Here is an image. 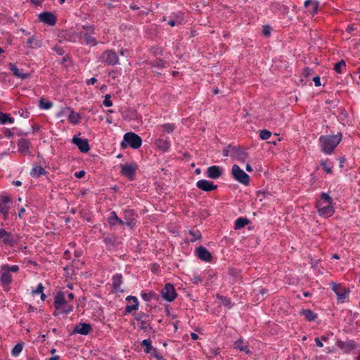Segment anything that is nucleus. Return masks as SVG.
Instances as JSON below:
<instances>
[{
    "label": "nucleus",
    "instance_id": "obj_1",
    "mask_svg": "<svg viewBox=\"0 0 360 360\" xmlns=\"http://www.w3.org/2000/svg\"><path fill=\"white\" fill-rule=\"evenodd\" d=\"M342 139V134L340 131L335 135H321L319 138L321 151L324 154H332Z\"/></svg>",
    "mask_w": 360,
    "mask_h": 360
},
{
    "label": "nucleus",
    "instance_id": "obj_2",
    "mask_svg": "<svg viewBox=\"0 0 360 360\" xmlns=\"http://www.w3.org/2000/svg\"><path fill=\"white\" fill-rule=\"evenodd\" d=\"M142 139L139 135L134 132H127L123 136V139L120 143L122 149L131 148L132 149H138L142 145Z\"/></svg>",
    "mask_w": 360,
    "mask_h": 360
},
{
    "label": "nucleus",
    "instance_id": "obj_3",
    "mask_svg": "<svg viewBox=\"0 0 360 360\" xmlns=\"http://www.w3.org/2000/svg\"><path fill=\"white\" fill-rule=\"evenodd\" d=\"M121 176L127 178L129 181H134L136 179V171L139 166L136 162H131L130 163H124L120 165Z\"/></svg>",
    "mask_w": 360,
    "mask_h": 360
},
{
    "label": "nucleus",
    "instance_id": "obj_4",
    "mask_svg": "<svg viewBox=\"0 0 360 360\" xmlns=\"http://www.w3.org/2000/svg\"><path fill=\"white\" fill-rule=\"evenodd\" d=\"M53 306L56 310H61L62 314H68L73 310V305L68 304L63 292H58L54 298Z\"/></svg>",
    "mask_w": 360,
    "mask_h": 360
},
{
    "label": "nucleus",
    "instance_id": "obj_5",
    "mask_svg": "<svg viewBox=\"0 0 360 360\" xmlns=\"http://www.w3.org/2000/svg\"><path fill=\"white\" fill-rule=\"evenodd\" d=\"M231 175L234 180L245 186L250 184V176L238 165H233L231 168Z\"/></svg>",
    "mask_w": 360,
    "mask_h": 360
},
{
    "label": "nucleus",
    "instance_id": "obj_6",
    "mask_svg": "<svg viewBox=\"0 0 360 360\" xmlns=\"http://www.w3.org/2000/svg\"><path fill=\"white\" fill-rule=\"evenodd\" d=\"M138 214L133 209H125L123 210L124 225L125 224L131 229H134L137 224Z\"/></svg>",
    "mask_w": 360,
    "mask_h": 360
},
{
    "label": "nucleus",
    "instance_id": "obj_7",
    "mask_svg": "<svg viewBox=\"0 0 360 360\" xmlns=\"http://www.w3.org/2000/svg\"><path fill=\"white\" fill-rule=\"evenodd\" d=\"M100 60L107 63L108 65H115L120 63L119 57L112 49L105 50L100 56Z\"/></svg>",
    "mask_w": 360,
    "mask_h": 360
},
{
    "label": "nucleus",
    "instance_id": "obj_8",
    "mask_svg": "<svg viewBox=\"0 0 360 360\" xmlns=\"http://www.w3.org/2000/svg\"><path fill=\"white\" fill-rule=\"evenodd\" d=\"M160 293L162 299L168 302H173L177 297L175 288L171 283H166Z\"/></svg>",
    "mask_w": 360,
    "mask_h": 360
},
{
    "label": "nucleus",
    "instance_id": "obj_9",
    "mask_svg": "<svg viewBox=\"0 0 360 360\" xmlns=\"http://www.w3.org/2000/svg\"><path fill=\"white\" fill-rule=\"evenodd\" d=\"M25 47L27 49L26 51H24V54L30 55L31 54V51L28 50L30 49H37L42 46V39L39 36L37 35H31L25 41Z\"/></svg>",
    "mask_w": 360,
    "mask_h": 360
},
{
    "label": "nucleus",
    "instance_id": "obj_10",
    "mask_svg": "<svg viewBox=\"0 0 360 360\" xmlns=\"http://www.w3.org/2000/svg\"><path fill=\"white\" fill-rule=\"evenodd\" d=\"M336 345L344 354H349L358 347L356 342L354 340H349L346 342L338 340Z\"/></svg>",
    "mask_w": 360,
    "mask_h": 360
},
{
    "label": "nucleus",
    "instance_id": "obj_11",
    "mask_svg": "<svg viewBox=\"0 0 360 360\" xmlns=\"http://www.w3.org/2000/svg\"><path fill=\"white\" fill-rule=\"evenodd\" d=\"M38 20L49 26H54L57 22V17L52 12L44 11L38 15Z\"/></svg>",
    "mask_w": 360,
    "mask_h": 360
},
{
    "label": "nucleus",
    "instance_id": "obj_12",
    "mask_svg": "<svg viewBox=\"0 0 360 360\" xmlns=\"http://www.w3.org/2000/svg\"><path fill=\"white\" fill-rule=\"evenodd\" d=\"M196 257L205 262H211L213 260L212 253L204 246L200 245L195 250Z\"/></svg>",
    "mask_w": 360,
    "mask_h": 360
},
{
    "label": "nucleus",
    "instance_id": "obj_13",
    "mask_svg": "<svg viewBox=\"0 0 360 360\" xmlns=\"http://www.w3.org/2000/svg\"><path fill=\"white\" fill-rule=\"evenodd\" d=\"M72 143L78 148L81 153H86L91 149L89 141L86 139H82L75 135L72 139Z\"/></svg>",
    "mask_w": 360,
    "mask_h": 360
},
{
    "label": "nucleus",
    "instance_id": "obj_14",
    "mask_svg": "<svg viewBox=\"0 0 360 360\" xmlns=\"http://www.w3.org/2000/svg\"><path fill=\"white\" fill-rule=\"evenodd\" d=\"M332 290L338 296V302H343L344 300L348 296L349 290L346 289L340 283H332Z\"/></svg>",
    "mask_w": 360,
    "mask_h": 360
},
{
    "label": "nucleus",
    "instance_id": "obj_15",
    "mask_svg": "<svg viewBox=\"0 0 360 360\" xmlns=\"http://www.w3.org/2000/svg\"><path fill=\"white\" fill-rule=\"evenodd\" d=\"M134 315V319L141 323V330L146 331L148 328L150 329H152V327L150 326V323L149 322L148 320H147V319L149 317L148 314L140 311L139 313H135Z\"/></svg>",
    "mask_w": 360,
    "mask_h": 360
},
{
    "label": "nucleus",
    "instance_id": "obj_16",
    "mask_svg": "<svg viewBox=\"0 0 360 360\" xmlns=\"http://www.w3.org/2000/svg\"><path fill=\"white\" fill-rule=\"evenodd\" d=\"M196 186L200 190L205 192H210L217 189L218 185L215 184L212 181L207 179H200L196 182Z\"/></svg>",
    "mask_w": 360,
    "mask_h": 360
},
{
    "label": "nucleus",
    "instance_id": "obj_17",
    "mask_svg": "<svg viewBox=\"0 0 360 360\" xmlns=\"http://www.w3.org/2000/svg\"><path fill=\"white\" fill-rule=\"evenodd\" d=\"M335 202L333 201V204H328L327 206L316 208L318 214L323 218L332 217L335 212Z\"/></svg>",
    "mask_w": 360,
    "mask_h": 360
},
{
    "label": "nucleus",
    "instance_id": "obj_18",
    "mask_svg": "<svg viewBox=\"0 0 360 360\" xmlns=\"http://www.w3.org/2000/svg\"><path fill=\"white\" fill-rule=\"evenodd\" d=\"M328 204H333V199L330 196L328 193H321L319 198H317L315 202L316 209L323 206H327Z\"/></svg>",
    "mask_w": 360,
    "mask_h": 360
},
{
    "label": "nucleus",
    "instance_id": "obj_19",
    "mask_svg": "<svg viewBox=\"0 0 360 360\" xmlns=\"http://www.w3.org/2000/svg\"><path fill=\"white\" fill-rule=\"evenodd\" d=\"M123 276L122 274L117 273L112 276V285L111 289L112 291L115 293L123 292L124 290L121 289V285L123 283Z\"/></svg>",
    "mask_w": 360,
    "mask_h": 360
},
{
    "label": "nucleus",
    "instance_id": "obj_20",
    "mask_svg": "<svg viewBox=\"0 0 360 360\" xmlns=\"http://www.w3.org/2000/svg\"><path fill=\"white\" fill-rule=\"evenodd\" d=\"M155 146L162 153L169 151L171 147V142L168 137L160 136L155 142Z\"/></svg>",
    "mask_w": 360,
    "mask_h": 360
},
{
    "label": "nucleus",
    "instance_id": "obj_21",
    "mask_svg": "<svg viewBox=\"0 0 360 360\" xmlns=\"http://www.w3.org/2000/svg\"><path fill=\"white\" fill-rule=\"evenodd\" d=\"M91 330L92 326L90 323H79V324L75 326V328L71 333V335L78 333L83 335H86L91 332Z\"/></svg>",
    "mask_w": 360,
    "mask_h": 360
},
{
    "label": "nucleus",
    "instance_id": "obj_22",
    "mask_svg": "<svg viewBox=\"0 0 360 360\" xmlns=\"http://www.w3.org/2000/svg\"><path fill=\"white\" fill-rule=\"evenodd\" d=\"M223 174V169L218 165H212L207 168L205 174L212 179L219 178Z\"/></svg>",
    "mask_w": 360,
    "mask_h": 360
},
{
    "label": "nucleus",
    "instance_id": "obj_23",
    "mask_svg": "<svg viewBox=\"0 0 360 360\" xmlns=\"http://www.w3.org/2000/svg\"><path fill=\"white\" fill-rule=\"evenodd\" d=\"M184 21V14L182 12L172 13L169 17L167 23L171 27L180 25Z\"/></svg>",
    "mask_w": 360,
    "mask_h": 360
},
{
    "label": "nucleus",
    "instance_id": "obj_24",
    "mask_svg": "<svg viewBox=\"0 0 360 360\" xmlns=\"http://www.w3.org/2000/svg\"><path fill=\"white\" fill-rule=\"evenodd\" d=\"M103 241L105 245L106 250L109 251L113 250L120 244L118 238L115 235L105 237Z\"/></svg>",
    "mask_w": 360,
    "mask_h": 360
},
{
    "label": "nucleus",
    "instance_id": "obj_25",
    "mask_svg": "<svg viewBox=\"0 0 360 360\" xmlns=\"http://www.w3.org/2000/svg\"><path fill=\"white\" fill-rule=\"evenodd\" d=\"M11 200L8 196H0V212L4 215L8 214Z\"/></svg>",
    "mask_w": 360,
    "mask_h": 360
},
{
    "label": "nucleus",
    "instance_id": "obj_26",
    "mask_svg": "<svg viewBox=\"0 0 360 360\" xmlns=\"http://www.w3.org/2000/svg\"><path fill=\"white\" fill-rule=\"evenodd\" d=\"M319 1L316 0H306L304 3V7L307 8V12L314 15L318 12Z\"/></svg>",
    "mask_w": 360,
    "mask_h": 360
},
{
    "label": "nucleus",
    "instance_id": "obj_27",
    "mask_svg": "<svg viewBox=\"0 0 360 360\" xmlns=\"http://www.w3.org/2000/svg\"><path fill=\"white\" fill-rule=\"evenodd\" d=\"M107 221L110 226H114L116 225H124V221L117 216L115 211H112L110 212L107 219Z\"/></svg>",
    "mask_w": 360,
    "mask_h": 360
},
{
    "label": "nucleus",
    "instance_id": "obj_28",
    "mask_svg": "<svg viewBox=\"0 0 360 360\" xmlns=\"http://www.w3.org/2000/svg\"><path fill=\"white\" fill-rule=\"evenodd\" d=\"M231 150L234 157L239 160H245L248 158V153L240 146H233Z\"/></svg>",
    "mask_w": 360,
    "mask_h": 360
},
{
    "label": "nucleus",
    "instance_id": "obj_29",
    "mask_svg": "<svg viewBox=\"0 0 360 360\" xmlns=\"http://www.w3.org/2000/svg\"><path fill=\"white\" fill-rule=\"evenodd\" d=\"M233 347L240 352H245L247 354H250L251 353L248 345L245 344L244 340L242 338L238 339L234 342Z\"/></svg>",
    "mask_w": 360,
    "mask_h": 360
},
{
    "label": "nucleus",
    "instance_id": "obj_30",
    "mask_svg": "<svg viewBox=\"0 0 360 360\" xmlns=\"http://www.w3.org/2000/svg\"><path fill=\"white\" fill-rule=\"evenodd\" d=\"M79 36L84 40L85 44L87 45L94 46L98 44L96 39L92 37L89 32H80L79 33Z\"/></svg>",
    "mask_w": 360,
    "mask_h": 360
},
{
    "label": "nucleus",
    "instance_id": "obj_31",
    "mask_svg": "<svg viewBox=\"0 0 360 360\" xmlns=\"http://www.w3.org/2000/svg\"><path fill=\"white\" fill-rule=\"evenodd\" d=\"M271 8H272V11L274 12L278 13L280 14H283V15H286L289 12L288 6H287L281 3H279V2H276V3L273 4L271 6Z\"/></svg>",
    "mask_w": 360,
    "mask_h": 360
},
{
    "label": "nucleus",
    "instance_id": "obj_32",
    "mask_svg": "<svg viewBox=\"0 0 360 360\" xmlns=\"http://www.w3.org/2000/svg\"><path fill=\"white\" fill-rule=\"evenodd\" d=\"M300 315L303 316L307 321H313L317 318V314L309 309H302L300 311Z\"/></svg>",
    "mask_w": 360,
    "mask_h": 360
},
{
    "label": "nucleus",
    "instance_id": "obj_33",
    "mask_svg": "<svg viewBox=\"0 0 360 360\" xmlns=\"http://www.w3.org/2000/svg\"><path fill=\"white\" fill-rule=\"evenodd\" d=\"M1 242H3L6 245H11L13 242V237L11 234L3 229H0V243Z\"/></svg>",
    "mask_w": 360,
    "mask_h": 360
},
{
    "label": "nucleus",
    "instance_id": "obj_34",
    "mask_svg": "<svg viewBox=\"0 0 360 360\" xmlns=\"http://www.w3.org/2000/svg\"><path fill=\"white\" fill-rule=\"evenodd\" d=\"M250 221L246 217H239L234 222V229L239 230L249 224Z\"/></svg>",
    "mask_w": 360,
    "mask_h": 360
},
{
    "label": "nucleus",
    "instance_id": "obj_35",
    "mask_svg": "<svg viewBox=\"0 0 360 360\" xmlns=\"http://www.w3.org/2000/svg\"><path fill=\"white\" fill-rule=\"evenodd\" d=\"M141 345L144 347L143 351L146 354H150L155 348L153 347L152 340L150 338L143 340Z\"/></svg>",
    "mask_w": 360,
    "mask_h": 360
},
{
    "label": "nucleus",
    "instance_id": "obj_36",
    "mask_svg": "<svg viewBox=\"0 0 360 360\" xmlns=\"http://www.w3.org/2000/svg\"><path fill=\"white\" fill-rule=\"evenodd\" d=\"M216 298L220 302L221 305L231 309L232 307V302L231 298L221 295L219 294L216 295Z\"/></svg>",
    "mask_w": 360,
    "mask_h": 360
},
{
    "label": "nucleus",
    "instance_id": "obj_37",
    "mask_svg": "<svg viewBox=\"0 0 360 360\" xmlns=\"http://www.w3.org/2000/svg\"><path fill=\"white\" fill-rule=\"evenodd\" d=\"M47 172L41 166L33 167L30 172V176L33 178H38L42 174H46Z\"/></svg>",
    "mask_w": 360,
    "mask_h": 360
},
{
    "label": "nucleus",
    "instance_id": "obj_38",
    "mask_svg": "<svg viewBox=\"0 0 360 360\" xmlns=\"http://www.w3.org/2000/svg\"><path fill=\"white\" fill-rule=\"evenodd\" d=\"M12 278L11 274L8 271L5 269H2V273L1 276V281L4 285H8L11 283Z\"/></svg>",
    "mask_w": 360,
    "mask_h": 360
},
{
    "label": "nucleus",
    "instance_id": "obj_39",
    "mask_svg": "<svg viewBox=\"0 0 360 360\" xmlns=\"http://www.w3.org/2000/svg\"><path fill=\"white\" fill-rule=\"evenodd\" d=\"M68 118L70 123H72L73 124H77L79 123V120L82 119V117L79 113H78L74 110H71Z\"/></svg>",
    "mask_w": 360,
    "mask_h": 360
},
{
    "label": "nucleus",
    "instance_id": "obj_40",
    "mask_svg": "<svg viewBox=\"0 0 360 360\" xmlns=\"http://www.w3.org/2000/svg\"><path fill=\"white\" fill-rule=\"evenodd\" d=\"M44 286L42 285V283H39L36 289H32L30 292V293L34 295H38V294H40L41 295V300L42 301H44L46 298V295L44 293L43 290H44Z\"/></svg>",
    "mask_w": 360,
    "mask_h": 360
},
{
    "label": "nucleus",
    "instance_id": "obj_41",
    "mask_svg": "<svg viewBox=\"0 0 360 360\" xmlns=\"http://www.w3.org/2000/svg\"><path fill=\"white\" fill-rule=\"evenodd\" d=\"M165 60L162 58H157L155 60L150 61L148 65L152 68H164L165 67Z\"/></svg>",
    "mask_w": 360,
    "mask_h": 360
},
{
    "label": "nucleus",
    "instance_id": "obj_42",
    "mask_svg": "<svg viewBox=\"0 0 360 360\" xmlns=\"http://www.w3.org/2000/svg\"><path fill=\"white\" fill-rule=\"evenodd\" d=\"M160 127L162 129L163 132L165 134L173 133L176 127V126L174 123H166V124H162Z\"/></svg>",
    "mask_w": 360,
    "mask_h": 360
},
{
    "label": "nucleus",
    "instance_id": "obj_43",
    "mask_svg": "<svg viewBox=\"0 0 360 360\" xmlns=\"http://www.w3.org/2000/svg\"><path fill=\"white\" fill-rule=\"evenodd\" d=\"M142 299L146 302H150L152 299H155L158 297V295L150 290L149 292H142L141 294Z\"/></svg>",
    "mask_w": 360,
    "mask_h": 360
},
{
    "label": "nucleus",
    "instance_id": "obj_44",
    "mask_svg": "<svg viewBox=\"0 0 360 360\" xmlns=\"http://www.w3.org/2000/svg\"><path fill=\"white\" fill-rule=\"evenodd\" d=\"M39 106L42 110H49L53 106V103L44 98H41L39 101Z\"/></svg>",
    "mask_w": 360,
    "mask_h": 360
},
{
    "label": "nucleus",
    "instance_id": "obj_45",
    "mask_svg": "<svg viewBox=\"0 0 360 360\" xmlns=\"http://www.w3.org/2000/svg\"><path fill=\"white\" fill-rule=\"evenodd\" d=\"M346 63L344 60H341L334 65L333 70L338 74L342 73V70L346 68Z\"/></svg>",
    "mask_w": 360,
    "mask_h": 360
},
{
    "label": "nucleus",
    "instance_id": "obj_46",
    "mask_svg": "<svg viewBox=\"0 0 360 360\" xmlns=\"http://www.w3.org/2000/svg\"><path fill=\"white\" fill-rule=\"evenodd\" d=\"M189 234L192 236V238L190 239V242L194 243L198 240L202 238L201 233L199 230H189Z\"/></svg>",
    "mask_w": 360,
    "mask_h": 360
},
{
    "label": "nucleus",
    "instance_id": "obj_47",
    "mask_svg": "<svg viewBox=\"0 0 360 360\" xmlns=\"http://www.w3.org/2000/svg\"><path fill=\"white\" fill-rule=\"evenodd\" d=\"M219 354H220V349L219 347H217V348L216 347H214V348L210 347L206 353L207 357L208 359H211V358L217 356Z\"/></svg>",
    "mask_w": 360,
    "mask_h": 360
},
{
    "label": "nucleus",
    "instance_id": "obj_48",
    "mask_svg": "<svg viewBox=\"0 0 360 360\" xmlns=\"http://www.w3.org/2000/svg\"><path fill=\"white\" fill-rule=\"evenodd\" d=\"M13 122V119L9 116L8 114H5L3 112H0V123L2 124H5L8 122L12 123Z\"/></svg>",
    "mask_w": 360,
    "mask_h": 360
},
{
    "label": "nucleus",
    "instance_id": "obj_49",
    "mask_svg": "<svg viewBox=\"0 0 360 360\" xmlns=\"http://www.w3.org/2000/svg\"><path fill=\"white\" fill-rule=\"evenodd\" d=\"M72 60L70 54H65L60 61V64L65 68H68L72 65Z\"/></svg>",
    "mask_w": 360,
    "mask_h": 360
},
{
    "label": "nucleus",
    "instance_id": "obj_50",
    "mask_svg": "<svg viewBox=\"0 0 360 360\" xmlns=\"http://www.w3.org/2000/svg\"><path fill=\"white\" fill-rule=\"evenodd\" d=\"M38 266L36 261L28 257H24V267H37Z\"/></svg>",
    "mask_w": 360,
    "mask_h": 360
},
{
    "label": "nucleus",
    "instance_id": "obj_51",
    "mask_svg": "<svg viewBox=\"0 0 360 360\" xmlns=\"http://www.w3.org/2000/svg\"><path fill=\"white\" fill-rule=\"evenodd\" d=\"M321 166L322 167L323 169L327 173V174H332L333 173V164H330V166H327V160H323L321 161L320 163Z\"/></svg>",
    "mask_w": 360,
    "mask_h": 360
},
{
    "label": "nucleus",
    "instance_id": "obj_52",
    "mask_svg": "<svg viewBox=\"0 0 360 360\" xmlns=\"http://www.w3.org/2000/svg\"><path fill=\"white\" fill-rule=\"evenodd\" d=\"M271 136V132L266 129H264L260 131L259 132V138L262 140H267L269 139Z\"/></svg>",
    "mask_w": 360,
    "mask_h": 360
},
{
    "label": "nucleus",
    "instance_id": "obj_53",
    "mask_svg": "<svg viewBox=\"0 0 360 360\" xmlns=\"http://www.w3.org/2000/svg\"><path fill=\"white\" fill-rule=\"evenodd\" d=\"M22 350V343L19 342L15 345L13 349L11 351V354L13 356H16L20 354L21 351Z\"/></svg>",
    "mask_w": 360,
    "mask_h": 360
},
{
    "label": "nucleus",
    "instance_id": "obj_54",
    "mask_svg": "<svg viewBox=\"0 0 360 360\" xmlns=\"http://www.w3.org/2000/svg\"><path fill=\"white\" fill-rule=\"evenodd\" d=\"M138 309H139V304H136V302H135V304H133L131 305L127 304L124 309V314H130L133 311L138 310Z\"/></svg>",
    "mask_w": 360,
    "mask_h": 360
},
{
    "label": "nucleus",
    "instance_id": "obj_55",
    "mask_svg": "<svg viewBox=\"0 0 360 360\" xmlns=\"http://www.w3.org/2000/svg\"><path fill=\"white\" fill-rule=\"evenodd\" d=\"M271 32V27L269 25H265L262 27V34L263 36L268 37Z\"/></svg>",
    "mask_w": 360,
    "mask_h": 360
},
{
    "label": "nucleus",
    "instance_id": "obj_56",
    "mask_svg": "<svg viewBox=\"0 0 360 360\" xmlns=\"http://www.w3.org/2000/svg\"><path fill=\"white\" fill-rule=\"evenodd\" d=\"M150 354L157 360H166V359L158 351L157 348H155Z\"/></svg>",
    "mask_w": 360,
    "mask_h": 360
},
{
    "label": "nucleus",
    "instance_id": "obj_57",
    "mask_svg": "<svg viewBox=\"0 0 360 360\" xmlns=\"http://www.w3.org/2000/svg\"><path fill=\"white\" fill-rule=\"evenodd\" d=\"M10 66L11 70L15 76H17L19 78H22V73L19 71L18 68L14 64H11Z\"/></svg>",
    "mask_w": 360,
    "mask_h": 360
},
{
    "label": "nucleus",
    "instance_id": "obj_58",
    "mask_svg": "<svg viewBox=\"0 0 360 360\" xmlns=\"http://www.w3.org/2000/svg\"><path fill=\"white\" fill-rule=\"evenodd\" d=\"M82 28L87 32L89 34H94L95 33V26L94 25H82Z\"/></svg>",
    "mask_w": 360,
    "mask_h": 360
},
{
    "label": "nucleus",
    "instance_id": "obj_59",
    "mask_svg": "<svg viewBox=\"0 0 360 360\" xmlns=\"http://www.w3.org/2000/svg\"><path fill=\"white\" fill-rule=\"evenodd\" d=\"M51 49L55 51L58 56H63L65 53V50L62 46L55 45Z\"/></svg>",
    "mask_w": 360,
    "mask_h": 360
},
{
    "label": "nucleus",
    "instance_id": "obj_60",
    "mask_svg": "<svg viewBox=\"0 0 360 360\" xmlns=\"http://www.w3.org/2000/svg\"><path fill=\"white\" fill-rule=\"evenodd\" d=\"M2 269H5L6 271H8V272L11 274V272H16L19 270V267L18 265H13V266H8L5 265L3 266Z\"/></svg>",
    "mask_w": 360,
    "mask_h": 360
},
{
    "label": "nucleus",
    "instance_id": "obj_61",
    "mask_svg": "<svg viewBox=\"0 0 360 360\" xmlns=\"http://www.w3.org/2000/svg\"><path fill=\"white\" fill-rule=\"evenodd\" d=\"M111 96L110 94H106L105 96V99L103 102V104L105 107H111L112 105V102L110 100Z\"/></svg>",
    "mask_w": 360,
    "mask_h": 360
},
{
    "label": "nucleus",
    "instance_id": "obj_62",
    "mask_svg": "<svg viewBox=\"0 0 360 360\" xmlns=\"http://www.w3.org/2000/svg\"><path fill=\"white\" fill-rule=\"evenodd\" d=\"M130 115L128 116L124 117V119H127L129 117V120H136L138 118L137 111L135 110H130Z\"/></svg>",
    "mask_w": 360,
    "mask_h": 360
},
{
    "label": "nucleus",
    "instance_id": "obj_63",
    "mask_svg": "<svg viewBox=\"0 0 360 360\" xmlns=\"http://www.w3.org/2000/svg\"><path fill=\"white\" fill-rule=\"evenodd\" d=\"M150 271L153 273L158 274L160 271V265L157 263L152 264Z\"/></svg>",
    "mask_w": 360,
    "mask_h": 360
},
{
    "label": "nucleus",
    "instance_id": "obj_64",
    "mask_svg": "<svg viewBox=\"0 0 360 360\" xmlns=\"http://www.w3.org/2000/svg\"><path fill=\"white\" fill-rule=\"evenodd\" d=\"M333 335V333L332 332H330V333H327L326 335H321L319 338L321 340V341L327 342L329 340L330 338Z\"/></svg>",
    "mask_w": 360,
    "mask_h": 360
}]
</instances>
